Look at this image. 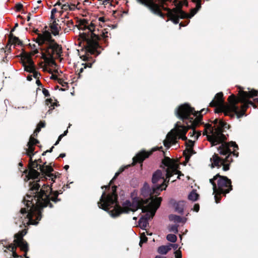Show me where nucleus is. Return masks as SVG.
Masks as SVG:
<instances>
[{
  "instance_id": "nucleus-1",
  "label": "nucleus",
  "mask_w": 258,
  "mask_h": 258,
  "mask_svg": "<svg viewBox=\"0 0 258 258\" xmlns=\"http://www.w3.org/2000/svg\"><path fill=\"white\" fill-rule=\"evenodd\" d=\"M116 190V186H114L112 187L110 193L106 194L104 192L98 203V207L105 211H108L113 217H117L121 213H128L141 209L142 212L146 214L140 219L139 225L141 228L145 229L148 225V220L153 218L159 207L162 198L135 199L132 202L126 200L121 207L117 203Z\"/></svg>"
},
{
  "instance_id": "nucleus-2",
  "label": "nucleus",
  "mask_w": 258,
  "mask_h": 258,
  "mask_svg": "<svg viewBox=\"0 0 258 258\" xmlns=\"http://www.w3.org/2000/svg\"><path fill=\"white\" fill-rule=\"evenodd\" d=\"M34 181L30 183L31 195H27L24 199V204L27 208L21 209L19 214L20 222L25 227L30 224L36 225L41 218L40 209L46 206L52 207L50 201L56 202L58 193L57 191L52 192L49 185L43 184L39 192L41 184Z\"/></svg>"
},
{
  "instance_id": "nucleus-3",
  "label": "nucleus",
  "mask_w": 258,
  "mask_h": 258,
  "mask_svg": "<svg viewBox=\"0 0 258 258\" xmlns=\"http://www.w3.org/2000/svg\"><path fill=\"white\" fill-rule=\"evenodd\" d=\"M204 109H202L200 112L195 111L194 108L191 107L187 104H182L178 107L175 110L176 115L181 119L186 126H184L179 122H177L175 124V128L169 133L166 137V140L164 141V145L167 148H169L171 144H174L176 143L177 137L182 140H186V133L188 129L192 130V135H195V138L197 139L200 136L201 133H196L195 128L202 124V115L201 113H206Z\"/></svg>"
},
{
  "instance_id": "nucleus-4",
  "label": "nucleus",
  "mask_w": 258,
  "mask_h": 258,
  "mask_svg": "<svg viewBox=\"0 0 258 258\" xmlns=\"http://www.w3.org/2000/svg\"><path fill=\"white\" fill-rule=\"evenodd\" d=\"M179 165L177 161L165 157L162 161L160 166L161 169L156 170L152 174V182L153 184L152 190L148 184L145 183L142 189V195L146 199H159L154 197L160 191L165 190L168 185L169 180L175 175L176 178H179L180 176L183 175L179 171Z\"/></svg>"
},
{
  "instance_id": "nucleus-5",
  "label": "nucleus",
  "mask_w": 258,
  "mask_h": 258,
  "mask_svg": "<svg viewBox=\"0 0 258 258\" xmlns=\"http://www.w3.org/2000/svg\"><path fill=\"white\" fill-rule=\"evenodd\" d=\"M239 97L237 98L234 95H230L228 98L229 104H224L223 99V93H217L214 99L211 102L210 106H215L219 111L224 112L226 115L233 116L236 115L238 118L242 116L247 109L248 105H251L254 108L258 105V99H254V103L247 99L257 95V92L251 90L246 92L239 90Z\"/></svg>"
},
{
  "instance_id": "nucleus-6",
  "label": "nucleus",
  "mask_w": 258,
  "mask_h": 258,
  "mask_svg": "<svg viewBox=\"0 0 258 258\" xmlns=\"http://www.w3.org/2000/svg\"><path fill=\"white\" fill-rule=\"evenodd\" d=\"M79 29L84 31L80 32L79 40L80 41V44H82L85 47L87 51L92 54L97 52L99 53L97 49L99 47L98 40L99 37L93 32L95 31V26L91 23L89 24L86 21H82L79 26Z\"/></svg>"
},
{
  "instance_id": "nucleus-7",
  "label": "nucleus",
  "mask_w": 258,
  "mask_h": 258,
  "mask_svg": "<svg viewBox=\"0 0 258 258\" xmlns=\"http://www.w3.org/2000/svg\"><path fill=\"white\" fill-rule=\"evenodd\" d=\"M38 142V140L35 139L33 137L31 136L29 139V141L27 145V148L26 149V154L30 157V163L29 164L30 167V170L27 175L28 178L29 179H36L37 178L39 175V173L35 169L37 168L40 170L42 173L45 174L46 175L49 177L51 180L54 181V179L56 178V176L53 175L51 172L53 171V169L51 166L46 165L45 164L40 165H38L36 160L34 161H32V156L34 155L33 151L34 148V145H36Z\"/></svg>"
},
{
  "instance_id": "nucleus-8",
  "label": "nucleus",
  "mask_w": 258,
  "mask_h": 258,
  "mask_svg": "<svg viewBox=\"0 0 258 258\" xmlns=\"http://www.w3.org/2000/svg\"><path fill=\"white\" fill-rule=\"evenodd\" d=\"M238 149L237 145L234 142H231L229 144H222L219 147L218 151L219 153L222 155H225V159L220 158L217 154H214L211 158V166L212 168L217 167L218 168L223 166V169L224 171L229 170V164L232 162V155L237 157L238 153L236 152Z\"/></svg>"
},
{
  "instance_id": "nucleus-9",
  "label": "nucleus",
  "mask_w": 258,
  "mask_h": 258,
  "mask_svg": "<svg viewBox=\"0 0 258 258\" xmlns=\"http://www.w3.org/2000/svg\"><path fill=\"white\" fill-rule=\"evenodd\" d=\"M39 45L46 44L45 52L42 53V58L46 61L53 62V59L58 57L61 53V47L51 38L50 33L47 31L39 34L36 38Z\"/></svg>"
},
{
  "instance_id": "nucleus-10",
  "label": "nucleus",
  "mask_w": 258,
  "mask_h": 258,
  "mask_svg": "<svg viewBox=\"0 0 258 258\" xmlns=\"http://www.w3.org/2000/svg\"><path fill=\"white\" fill-rule=\"evenodd\" d=\"M213 123L215 125V129L211 124H206L204 134L207 135L212 146H215L226 139L223 133L225 129L228 128L229 125L222 120L218 119H215Z\"/></svg>"
},
{
  "instance_id": "nucleus-11",
  "label": "nucleus",
  "mask_w": 258,
  "mask_h": 258,
  "mask_svg": "<svg viewBox=\"0 0 258 258\" xmlns=\"http://www.w3.org/2000/svg\"><path fill=\"white\" fill-rule=\"evenodd\" d=\"M210 183L213 185V194L217 203L220 202V198L218 196L228 193L232 190L231 182L226 176H220L219 174L210 179Z\"/></svg>"
},
{
  "instance_id": "nucleus-12",
  "label": "nucleus",
  "mask_w": 258,
  "mask_h": 258,
  "mask_svg": "<svg viewBox=\"0 0 258 258\" xmlns=\"http://www.w3.org/2000/svg\"><path fill=\"white\" fill-rule=\"evenodd\" d=\"M26 231L22 230V231L16 234L15 236V239L14 240L15 243H11L7 246H6L5 248L6 249L5 250V251H7V250L12 251L13 256L16 257L18 256V255L16 253L15 250L17 246H18L22 250L25 252L24 256L25 257V258H29L26 256L27 252L28 250V244L26 241H24L23 239V237L26 234Z\"/></svg>"
},
{
  "instance_id": "nucleus-13",
  "label": "nucleus",
  "mask_w": 258,
  "mask_h": 258,
  "mask_svg": "<svg viewBox=\"0 0 258 258\" xmlns=\"http://www.w3.org/2000/svg\"><path fill=\"white\" fill-rule=\"evenodd\" d=\"M198 4L197 5V10H192L191 12V14L188 15L180 9V8H176L173 9V10H170L169 9H167L168 11L167 16L170 18V19L172 21V22L175 24H177L179 22V18H191L193 17L195 14L197 13L198 10L201 7V0H197Z\"/></svg>"
},
{
  "instance_id": "nucleus-14",
  "label": "nucleus",
  "mask_w": 258,
  "mask_h": 258,
  "mask_svg": "<svg viewBox=\"0 0 258 258\" xmlns=\"http://www.w3.org/2000/svg\"><path fill=\"white\" fill-rule=\"evenodd\" d=\"M22 62L26 71L33 73L32 76L35 79H39L40 74L36 71L34 62L32 61L31 54L25 53L22 56Z\"/></svg>"
},
{
  "instance_id": "nucleus-15",
  "label": "nucleus",
  "mask_w": 258,
  "mask_h": 258,
  "mask_svg": "<svg viewBox=\"0 0 258 258\" xmlns=\"http://www.w3.org/2000/svg\"><path fill=\"white\" fill-rule=\"evenodd\" d=\"M151 153L142 151L139 153L135 157L133 158V163L135 164L137 162H141L145 158H147Z\"/></svg>"
},
{
  "instance_id": "nucleus-16",
  "label": "nucleus",
  "mask_w": 258,
  "mask_h": 258,
  "mask_svg": "<svg viewBox=\"0 0 258 258\" xmlns=\"http://www.w3.org/2000/svg\"><path fill=\"white\" fill-rule=\"evenodd\" d=\"M149 7L151 11L155 14L159 16L162 18H164V15L161 13L158 5L154 3H151Z\"/></svg>"
},
{
  "instance_id": "nucleus-17",
  "label": "nucleus",
  "mask_w": 258,
  "mask_h": 258,
  "mask_svg": "<svg viewBox=\"0 0 258 258\" xmlns=\"http://www.w3.org/2000/svg\"><path fill=\"white\" fill-rule=\"evenodd\" d=\"M52 20L53 22L50 26L51 31L54 35H56L58 34L61 27L56 22V19Z\"/></svg>"
},
{
  "instance_id": "nucleus-18",
  "label": "nucleus",
  "mask_w": 258,
  "mask_h": 258,
  "mask_svg": "<svg viewBox=\"0 0 258 258\" xmlns=\"http://www.w3.org/2000/svg\"><path fill=\"white\" fill-rule=\"evenodd\" d=\"M61 6V3L58 2L56 3L54 5V8H53L51 12L50 18L52 20L56 19V17H57V12H58V7Z\"/></svg>"
},
{
  "instance_id": "nucleus-19",
  "label": "nucleus",
  "mask_w": 258,
  "mask_h": 258,
  "mask_svg": "<svg viewBox=\"0 0 258 258\" xmlns=\"http://www.w3.org/2000/svg\"><path fill=\"white\" fill-rule=\"evenodd\" d=\"M169 219L171 221H173L175 223H184L185 222V219L182 218L181 217L179 216H177L175 215H171L169 217Z\"/></svg>"
},
{
  "instance_id": "nucleus-20",
  "label": "nucleus",
  "mask_w": 258,
  "mask_h": 258,
  "mask_svg": "<svg viewBox=\"0 0 258 258\" xmlns=\"http://www.w3.org/2000/svg\"><path fill=\"white\" fill-rule=\"evenodd\" d=\"M62 23H64L65 25H66L67 27L64 29V32L67 33L69 32L70 30L72 29L74 27L73 22L72 20L66 21L65 20L62 21Z\"/></svg>"
},
{
  "instance_id": "nucleus-21",
  "label": "nucleus",
  "mask_w": 258,
  "mask_h": 258,
  "mask_svg": "<svg viewBox=\"0 0 258 258\" xmlns=\"http://www.w3.org/2000/svg\"><path fill=\"white\" fill-rule=\"evenodd\" d=\"M171 249V245H163L158 249V252L162 254H166Z\"/></svg>"
},
{
  "instance_id": "nucleus-22",
  "label": "nucleus",
  "mask_w": 258,
  "mask_h": 258,
  "mask_svg": "<svg viewBox=\"0 0 258 258\" xmlns=\"http://www.w3.org/2000/svg\"><path fill=\"white\" fill-rule=\"evenodd\" d=\"M187 148L186 150L189 156H191L192 154H194V151L192 149V147L194 144V142L192 141L189 140L187 142H186Z\"/></svg>"
},
{
  "instance_id": "nucleus-23",
  "label": "nucleus",
  "mask_w": 258,
  "mask_h": 258,
  "mask_svg": "<svg viewBox=\"0 0 258 258\" xmlns=\"http://www.w3.org/2000/svg\"><path fill=\"white\" fill-rule=\"evenodd\" d=\"M9 43L11 44L14 45H20L21 44V42L19 39V38L17 37L14 36L13 35H10L9 36Z\"/></svg>"
},
{
  "instance_id": "nucleus-24",
  "label": "nucleus",
  "mask_w": 258,
  "mask_h": 258,
  "mask_svg": "<svg viewBox=\"0 0 258 258\" xmlns=\"http://www.w3.org/2000/svg\"><path fill=\"white\" fill-rule=\"evenodd\" d=\"M199 198V195L196 192V191L195 190H192L188 196V199L189 200L191 201H196Z\"/></svg>"
},
{
  "instance_id": "nucleus-25",
  "label": "nucleus",
  "mask_w": 258,
  "mask_h": 258,
  "mask_svg": "<svg viewBox=\"0 0 258 258\" xmlns=\"http://www.w3.org/2000/svg\"><path fill=\"white\" fill-rule=\"evenodd\" d=\"M184 206V203L183 202H178L175 207L176 211L179 213H182L183 211Z\"/></svg>"
},
{
  "instance_id": "nucleus-26",
  "label": "nucleus",
  "mask_w": 258,
  "mask_h": 258,
  "mask_svg": "<svg viewBox=\"0 0 258 258\" xmlns=\"http://www.w3.org/2000/svg\"><path fill=\"white\" fill-rule=\"evenodd\" d=\"M45 125V124L43 122H40L37 125L36 130L34 132V136H37V134L40 131L41 128L43 127Z\"/></svg>"
},
{
  "instance_id": "nucleus-27",
  "label": "nucleus",
  "mask_w": 258,
  "mask_h": 258,
  "mask_svg": "<svg viewBox=\"0 0 258 258\" xmlns=\"http://www.w3.org/2000/svg\"><path fill=\"white\" fill-rule=\"evenodd\" d=\"M167 239L172 242H175L177 240V237L175 235L169 234L167 235Z\"/></svg>"
},
{
  "instance_id": "nucleus-28",
  "label": "nucleus",
  "mask_w": 258,
  "mask_h": 258,
  "mask_svg": "<svg viewBox=\"0 0 258 258\" xmlns=\"http://www.w3.org/2000/svg\"><path fill=\"white\" fill-rule=\"evenodd\" d=\"M140 239L141 240L139 244L141 246H142V244L143 243L146 242L147 240V238L146 237V235L144 233H143L141 234Z\"/></svg>"
},
{
  "instance_id": "nucleus-29",
  "label": "nucleus",
  "mask_w": 258,
  "mask_h": 258,
  "mask_svg": "<svg viewBox=\"0 0 258 258\" xmlns=\"http://www.w3.org/2000/svg\"><path fill=\"white\" fill-rule=\"evenodd\" d=\"M169 230L176 233L178 232V226L176 225L170 226L169 227Z\"/></svg>"
},
{
  "instance_id": "nucleus-30",
  "label": "nucleus",
  "mask_w": 258,
  "mask_h": 258,
  "mask_svg": "<svg viewBox=\"0 0 258 258\" xmlns=\"http://www.w3.org/2000/svg\"><path fill=\"white\" fill-rule=\"evenodd\" d=\"M79 3H78L77 5H76L75 4H69L70 6V11H75L76 9H79L80 8H78L77 6L79 5Z\"/></svg>"
},
{
  "instance_id": "nucleus-31",
  "label": "nucleus",
  "mask_w": 258,
  "mask_h": 258,
  "mask_svg": "<svg viewBox=\"0 0 258 258\" xmlns=\"http://www.w3.org/2000/svg\"><path fill=\"white\" fill-rule=\"evenodd\" d=\"M60 9L63 10L64 11H68L69 10L70 11V6H69V4L68 3L67 4H63V5H61L60 6Z\"/></svg>"
},
{
  "instance_id": "nucleus-32",
  "label": "nucleus",
  "mask_w": 258,
  "mask_h": 258,
  "mask_svg": "<svg viewBox=\"0 0 258 258\" xmlns=\"http://www.w3.org/2000/svg\"><path fill=\"white\" fill-rule=\"evenodd\" d=\"M109 35H110V34L108 33V32L106 31L105 30H104L102 32V34H101V36L103 38H108L109 37Z\"/></svg>"
},
{
  "instance_id": "nucleus-33",
  "label": "nucleus",
  "mask_w": 258,
  "mask_h": 258,
  "mask_svg": "<svg viewBox=\"0 0 258 258\" xmlns=\"http://www.w3.org/2000/svg\"><path fill=\"white\" fill-rule=\"evenodd\" d=\"M175 258H181V252L179 250H176L175 252Z\"/></svg>"
},
{
  "instance_id": "nucleus-34",
  "label": "nucleus",
  "mask_w": 258,
  "mask_h": 258,
  "mask_svg": "<svg viewBox=\"0 0 258 258\" xmlns=\"http://www.w3.org/2000/svg\"><path fill=\"white\" fill-rule=\"evenodd\" d=\"M41 7H42V6H39L36 4L34 6V9H33V10H32V12L36 13L37 12V10Z\"/></svg>"
},
{
  "instance_id": "nucleus-35",
  "label": "nucleus",
  "mask_w": 258,
  "mask_h": 258,
  "mask_svg": "<svg viewBox=\"0 0 258 258\" xmlns=\"http://www.w3.org/2000/svg\"><path fill=\"white\" fill-rule=\"evenodd\" d=\"M63 11H64L63 10L60 9V8H58V12H57V15H58L57 16L58 17L61 16V15H62Z\"/></svg>"
},
{
  "instance_id": "nucleus-36",
  "label": "nucleus",
  "mask_w": 258,
  "mask_h": 258,
  "mask_svg": "<svg viewBox=\"0 0 258 258\" xmlns=\"http://www.w3.org/2000/svg\"><path fill=\"white\" fill-rule=\"evenodd\" d=\"M98 20L100 22L104 23L106 21V19L104 17H101L99 18Z\"/></svg>"
},
{
  "instance_id": "nucleus-37",
  "label": "nucleus",
  "mask_w": 258,
  "mask_h": 258,
  "mask_svg": "<svg viewBox=\"0 0 258 258\" xmlns=\"http://www.w3.org/2000/svg\"><path fill=\"white\" fill-rule=\"evenodd\" d=\"M64 137V135H60L58 138V140L56 142L55 144V145H57V144H58V143L59 142V141L61 140V138Z\"/></svg>"
},
{
  "instance_id": "nucleus-38",
  "label": "nucleus",
  "mask_w": 258,
  "mask_h": 258,
  "mask_svg": "<svg viewBox=\"0 0 258 258\" xmlns=\"http://www.w3.org/2000/svg\"><path fill=\"white\" fill-rule=\"evenodd\" d=\"M200 209V206L198 204H196L194 206V210L196 212H198Z\"/></svg>"
},
{
  "instance_id": "nucleus-39",
  "label": "nucleus",
  "mask_w": 258,
  "mask_h": 258,
  "mask_svg": "<svg viewBox=\"0 0 258 258\" xmlns=\"http://www.w3.org/2000/svg\"><path fill=\"white\" fill-rule=\"evenodd\" d=\"M168 245H171V248L172 247L175 250L178 247V245L176 244H169Z\"/></svg>"
},
{
  "instance_id": "nucleus-40",
  "label": "nucleus",
  "mask_w": 258,
  "mask_h": 258,
  "mask_svg": "<svg viewBox=\"0 0 258 258\" xmlns=\"http://www.w3.org/2000/svg\"><path fill=\"white\" fill-rule=\"evenodd\" d=\"M123 169H122L120 170V171L119 172L116 173L115 174V176L114 177V178H115L119 174V173L120 172L123 171Z\"/></svg>"
},
{
  "instance_id": "nucleus-41",
  "label": "nucleus",
  "mask_w": 258,
  "mask_h": 258,
  "mask_svg": "<svg viewBox=\"0 0 258 258\" xmlns=\"http://www.w3.org/2000/svg\"><path fill=\"white\" fill-rule=\"evenodd\" d=\"M32 75H29L27 76V80L28 81H31L32 80Z\"/></svg>"
},
{
  "instance_id": "nucleus-42",
  "label": "nucleus",
  "mask_w": 258,
  "mask_h": 258,
  "mask_svg": "<svg viewBox=\"0 0 258 258\" xmlns=\"http://www.w3.org/2000/svg\"><path fill=\"white\" fill-rule=\"evenodd\" d=\"M41 0H38V1L37 2V4H36V5H39V6H42V5H41Z\"/></svg>"
},
{
  "instance_id": "nucleus-43",
  "label": "nucleus",
  "mask_w": 258,
  "mask_h": 258,
  "mask_svg": "<svg viewBox=\"0 0 258 258\" xmlns=\"http://www.w3.org/2000/svg\"><path fill=\"white\" fill-rule=\"evenodd\" d=\"M36 84L38 86H40L41 85L40 81L38 80V79L36 80Z\"/></svg>"
},
{
  "instance_id": "nucleus-44",
  "label": "nucleus",
  "mask_w": 258,
  "mask_h": 258,
  "mask_svg": "<svg viewBox=\"0 0 258 258\" xmlns=\"http://www.w3.org/2000/svg\"><path fill=\"white\" fill-rule=\"evenodd\" d=\"M56 78H57V77L54 75H52L50 77L51 79H56Z\"/></svg>"
},
{
  "instance_id": "nucleus-45",
  "label": "nucleus",
  "mask_w": 258,
  "mask_h": 258,
  "mask_svg": "<svg viewBox=\"0 0 258 258\" xmlns=\"http://www.w3.org/2000/svg\"><path fill=\"white\" fill-rule=\"evenodd\" d=\"M65 156H66V154L64 153H62V154H60L59 157L63 158V157H64Z\"/></svg>"
},
{
  "instance_id": "nucleus-46",
  "label": "nucleus",
  "mask_w": 258,
  "mask_h": 258,
  "mask_svg": "<svg viewBox=\"0 0 258 258\" xmlns=\"http://www.w3.org/2000/svg\"><path fill=\"white\" fill-rule=\"evenodd\" d=\"M155 258H166V257L165 256H160V255H157Z\"/></svg>"
},
{
  "instance_id": "nucleus-47",
  "label": "nucleus",
  "mask_w": 258,
  "mask_h": 258,
  "mask_svg": "<svg viewBox=\"0 0 258 258\" xmlns=\"http://www.w3.org/2000/svg\"><path fill=\"white\" fill-rule=\"evenodd\" d=\"M53 148V147H52L49 150L46 151L45 153L52 152Z\"/></svg>"
},
{
  "instance_id": "nucleus-48",
  "label": "nucleus",
  "mask_w": 258,
  "mask_h": 258,
  "mask_svg": "<svg viewBox=\"0 0 258 258\" xmlns=\"http://www.w3.org/2000/svg\"><path fill=\"white\" fill-rule=\"evenodd\" d=\"M104 187H105L106 189H107V188L110 189V186H109V185L105 186H104V187H102V188H103Z\"/></svg>"
},
{
  "instance_id": "nucleus-49",
  "label": "nucleus",
  "mask_w": 258,
  "mask_h": 258,
  "mask_svg": "<svg viewBox=\"0 0 258 258\" xmlns=\"http://www.w3.org/2000/svg\"><path fill=\"white\" fill-rule=\"evenodd\" d=\"M69 168V165H65L64 167V168L66 170H67Z\"/></svg>"
},
{
  "instance_id": "nucleus-50",
  "label": "nucleus",
  "mask_w": 258,
  "mask_h": 258,
  "mask_svg": "<svg viewBox=\"0 0 258 258\" xmlns=\"http://www.w3.org/2000/svg\"><path fill=\"white\" fill-rule=\"evenodd\" d=\"M68 133V130L66 131L63 134H62V135H64V136H66L67 135Z\"/></svg>"
},
{
  "instance_id": "nucleus-51",
  "label": "nucleus",
  "mask_w": 258,
  "mask_h": 258,
  "mask_svg": "<svg viewBox=\"0 0 258 258\" xmlns=\"http://www.w3.org/2000/svg\"><path fill=\"white\" fill-rule=\"evenodd\" d=\"M17 7H18V9H19L22 7V5H19L17 6Z\"/></svg>"
},
{
  "instance_id": "nucleus-52",
  "label": "nucleus",
  "mask_w": 258,
  "mask_h": 258,
  "mask_svg": "<svg viewBox=\"0 0 258 258\" xmlns=\"http://www.w3.org/2000/svg\"><path fill=\"white\" fill-rule=\"evenodd\" d=\"M38 50H35V51H34L33 54H36V53H38Z\"/></svg>"
},
{
  "instance_id": "nucleus-53",
  "label": "nucleus",
  "mask_w": 258,
  "mask_h": 258,
  "mask_svg": "<svg viewBox=\"0 0 258 258\" xmlns=\"http://www.w3.org/2000/svg\"><path fill=\"white\" fill-rule=\"evenodd\" d=\"M109 1H110V0H104L103 1V3H107V2H108Z\"/></svg>"
},
{
  "instance_id": "nucleus-54",
  "label": "nucleus",
  "mask_w": 258,
  "mask_h": 258,
  "mask_svg": "<svg viewBox=\"0 0 258 258\" xmlns=\"http://www.w3.org/2000/svg\"><path fill=\"white\" fill-rule=\"evenodd\" d=\"M146 232H147V235H151V234L149 233L147 231Z\"/></svg>"
},
{
  "instance_id": "nucleus-55",
  "label": "nucleus",
  "mask_w": 258,
  "mask_h": 258,
  "mask_svg": "<svg viewBox=\"0 0 258 258\" xmlns=\"http://www.w3.org/2000/svg\"><path fill=\"white\" fill-rule=\"evenodd\" d=\"M176 180V179L175 178H174L172 180V182H174V181Z\"/></svg>"
},
{
  "instance_id": "nucleus-56",
  "label": "nucleus",
  "mask_w": 258,
  "mask_h": 258,
  "mask_svg": "<svg viewBox=\"0 0 258 258\" xmlns=\"http://www.w3.org/2000/svg\"><path fill=\"white\" fill-rule=\"evenodd\" d=\"M43 92H44L45 95H46L47 92H45V93L44 91Z\"/></svg>"
},
{
  "instance_id": "nucleus-57",
  "label": "nucleus",
  "mask_w": 258,
  "mask_h": 258,
  "mask_svg": "<svg viewBox=\"0 0 258 258\" xmlns=\"http://www.w3.org/2000/svg\"><path fill=\"white\" fill-rule=\"evenodd\" d=\"M43 92H44L45 95H46L47 92H45V93L44 91Z\"/></svg>"
},
{
  "instance_id": "nucleus-58",
  "label": "nucleus",
  "mask_w": 258,
  "mask_h": 258,
  "mask_svg": "<svg viewBox=\"0 0 258 258\" xmlns=\"http://www.w3.org/2000/svg\"><path fill=\"white\" fill-rule=\"evenodd\" d=\"M133 219H134V220H136V219H137V218H136V217H134V218H133Z\"/></svg>"
},
{
  "instance_id": "nucleus-59",
  "label": "nucleus",
  "mask_w": 258,
  "mask_h": 258,
  "mask_svg": "<svg viewBox=\"0 0 258 258\" xmlns=\"http://www.w3.org/2000/svg\"><path fill=\"white\" fill-rule=\"evenodd\" d=\"M18 24L17 23V24H16V26H18Z\"/></svg>"
},
{
  "instance_id": "nucleus-60",
  "label": "nucleus",
  "mask_w": 258,
  "mask_h": 258,
  "mask_svg": "<svg viewBox=\"0 0 258 258\" xmlns=\"http://www.w3.org/2000/svg\"><path fill=\"white\" fill-rule=\"evenodd\" d=\"M82 71H83V69H81V72H82Z\"/></svg>"
},
{
  "instance_id": "nucleus-61",
  "label": "nucleus",
  "mask_w": 258,
  "mask_h": 258,
  "mask_svg": "<svg viewBox=\"0 0 258 258\" xmlns=\"http://www.w3.org/2000/svg\"><path fill=\"white\" fill-rule=\"evenodd\" d=\"M29 19H30V18H29V17H28V20L29 21Z\"/></svg>"
}]
</instances>
